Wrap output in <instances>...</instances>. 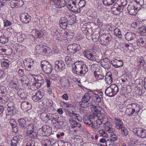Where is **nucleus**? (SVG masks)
Instances as JSON below:
<instances>
[{"label": "nucleus", "mask_w": 146, "mask_h": 146, "mask_svg": "<svg viewBox=\"0 0 146 146\" xmlns=\"http://www.w3.org/2000/svg\"><path fill=\"white\" fill-rule=\"evenodd\" d=\"M135 37V35L133 32H128V50H130V53H131V54H129L128 56L131 57H133L134 56Z\"/></svg>", "instance_id": "obj_1"}, {"label": "nucleus", "mask_w": 146, "mask_h": 146, "mask_svg": "<svg viewBox=\"0 0 146 146\" xmlns=\"http://www.w3.org/2000/svg\"><path fill=\"white\" fill-rule=\"evenodd\" d=\"M119 91V88L115 84H111L106 89L105 94L106 95L110 97L114 96Z\"/></svg>", "instance_id": "obj_2"}, {"label": "nucleus", "mask_w": 146, "mask_h": 146, "mask_svg": "<svg viewBox=\"0 0 146 146\" xmlns=\"http://www.w3.org/2000/svg\"><path fill=\"white\" fill-rule=\"evenodd\" d=\"M41 66L44 72L47 74H50L52 72V66L46 60L42 61Z\"/></svg>", "instance_id": "obj_3"}, {"label": "nucleus", "mask_w": 146, "mask_h": 146, "mask_svg": "<svg viewBox=\"0 0 146 146\" xmlns=\"http://www.w3.org/2000/svg\"><path fill=\"white\" fill-rule=\"evenodd\" d=\"M128 75L127 74V72H125V73L124 74L121 76V80L123 82V87H122V94H123L125 97L126 98H127L128 96V92H127V85H126V83H127L128 81L127 78Z\"/></svg>", "instance_id": "obj_4"}, {"label": "nucleus", "mask_w": 146, "mask_h": 146, "mask_svg": "<svg viewBox=\"0 0 146 146\" xmlns=\"http://www.w3.org/2000/svg\"><path fill=\"white\" fill-rule=\"evenodd\" d=\"M133 132L138 137L142 138H146V130L137 127L135 128L133 130Z\"/></svg>", "instance_id": "obj_5"}, {"label": "nucleus", "mask_w": 146, "mask_h": 146, "mask_svg": "<svg viewBox=\"0 0 146 146\" xmlns=\"http://www.w3.org/2000/svg\"><path fill=\"white\" fill-rule=\"evenodd\" d=\"M90 98V96L85 94L83 96L81 101L79 102L80 106L83 108L88 107L90 104V103H88Z\"/></svg>", "instance_id": "obj_6"}, {"label": "nucleus", "mask_w": 146, "mask_h": 146, "mask_svg": "<svg viewBox=\"0 0 146 146\" xmlns=\"http://www.w3.org/2000/svg\"><path fill=\"white\" fill-rule=\"evenodd\" d=\"M121 5L115 3L111 8V13L115 15H118L120 12L124 11Z\"/></svg>", "instance_id": "obj_7"}, {"label": "nucleus", "mask_w": 146, "mask_h": 146, "mask_svg": "<svg viewBox=\"0 0 146 146\" xmlns=\"http://www.w3.org/2000/svg\"><path fill=\"white\" fill-rule=\"evenodd\" d=\"M83 53L84 56L88 59L91 60L96 61L97 62H99L100 61H98L97 60L96 61L95 55H93L89 50L88 49H86L83 51Z\"/></svg>", "instance_id": "obj_8"}, {"label": "nucleus", "mask_w": 146, "mask_h": 146, "mask_svg": "<svg viewBox=\"0 0 146 146\" xmlns=\"http://www.w3.org/2000/svg\"><path fill=\"white\" fill-rule=\"evenodd\" d=\"M82 67V64L80 62H76L74 64V67L72 68V72L80 76L81 74V70Z\"/></svg>", "instance_id": "obj_9"}, {"label": "nucleus", "mask_w": 146, "mask_h": 146, "mask_svg": "<svg viewBox=\"0 0 146 146\" xmlns=\"http://www.w3.org/2000/svg\"><path fill=\"white\" fill-rule=\"evenodd\" d=\"M80 49V45L77 44H71L68 46L67 48L68 52L70 53H75Z\"/></svg>", "instance_id": "obj_10"}, {"label": "nucleus", "mask_w": 146, "mask_h": 146, "mask_svg": "<svg viewBox=\"0 0 146 146\" xmlns=\"http://www.w3.org/2000/svg\"><path fill=\"white\" fill-rule=\"evenodd\" d=\"M55 69L56 70H62L65 68V66L64 61L57 60L55 62Z\"/></svg>", "instance_id": "obj_11"}, {"label": "nucleus", "mask_w": 146, "mask_h": 146, "mask_svg": "<svg viewBox=\"0 0 146 146\" xmlns=\"http://www.w3.org/2000/svg\"><path fill=\"white\" fill-rule=\"evenodd\" d=\"M50 2L52 5H56V7L60 8L66 5L65 0H51Z\"/></svg>", "instance_id": "obj_12"}, {"label": "nucleus", "mask_w": 146, "mask_h": 146, "mask_svg": "<svg viewBox=\"0 0 146 146\" xmlns=\"http://www.w3.org/2000/svg\"><path fill=\"white\" fill-rule=\"evenodd\" d=\"M139 106H137L136 104L134 103L128 104V108H129V110L130 109L131 111H132L131 113L129 115L131 116L132 115L133 113L135 111L138 114L139 111V110H138Z\"/></svg>", "instance_id": "obj_13"}, {"label": "nucleus", "mask_w": 146, "mask_h": 146, "mask_svg": "<svg viewBox=\"0 0 146 146\" xmlns=\"http://www.w3.org/2000/svg\"><path fill=\"white\" fill-rule=\"evenodd\" d=\"M49 130L47 129V126H43L41 129H40L37 132L40 133V136H45L49 135L50 133V131L48 132Z\"/></svg>", "instance_id": "obj_14"}, {"label": "nucleus", "mask_w": 146, "mask_h": 146, "mask_svg": "<svg viewBox=\"0 0 146 146\" xmlns=\"http://www.w3.org/2000/svg\"><path fill=\"white\" fill-rule=\"evenodd\" d=\"M34 61L25 59L24 61V64L25 66L28 67V69L29 70H33L34 68Z\"/></svg>", "instance_id": "obj_15"}, {"label": "nucleus", "mask_w": 146, "mask_h": 146, "mask_svg": "<svg viewBox=\"0 0 146 146\" xmlns=\"http://www.w3.org/2000/svg\"><path fill=\"white\" fill-rule=\"evenodd\" d=\"M20 19L21 22L24 23H28L30 21V17L26 13L22 14Z\"/></svg>", "instance_id": "obj_16"}, {"label": "nucleus", "mask_w": 146, "mask_h": 146, "mask_svg": "<svg viewBox=\"0 0 146 146\" xmlns=\"http://www.w3.org/2000/svg\"><path fill=\"white\" fill-rule=\"evenodd\" d=\"M68 24V21L66 18L62 17L61 18L59 21V24L60 27L63 29H66L67 27Z\"/></svg>", "instance_id": "obj_17"}, {"label": "nucleus", "mask_w": 146, "mask_h": 146, "mask_svg": "<svg viewBox=\"0 0 146 146\" xmlns=\"http://www.w3.org/2000/svg\"><path fill=\"white\" fill-rule=\"evenodd\" d=\"M21 108L23 110H26V111L31 109L32 108L31 104L27 101L22 102L21 104Z\"/></svg>", "instance_id": "obj_18"}, {"label": "nucleus", "mask_w": 146, "mask_h": 146, "mask_svg": "<svg viewBox=\"0 0 146 146\" xmlns=\"http://www.w3.org/2000/svg\"><path fill=\"white\" fill-rule=\"evenodd\" d=\"M21 142L19 137V136H14L11 141V146H17V145Z\"/></svg>", "instance_id": "obj_19"}, {"label": "nucleus", "mask_w": 146, "mask_h": 146, "mask_svg": "<svg viewBox=\"0 0 146 146\" xmlns=\"http://www.w3.org/2000/svg\"><path fill=\"white\" fill-rule=\"evenodd\" d=\"M11 64V62L8 60L6 59H3L1 62L2 66L5 69H7Z\"/></svg>", "instance_id": "obj_20"}, {"label": "nucleus", "mask_w": 146, "mask_h": 146, "mask_svg": "<svg viewBox=\"0 0 146 146\" xmlns=\"http://www.w3.org/2000/svg\"><path fill=\"white\" fill-rule=\"evenodd\" d=\"M111 64L115 68H118L122 66L123 64L121 60L115 59L114 61H111Z\"/></svg>", "instance_id": "obj_21"}, {"label": "nucleus", "mask_w": 146, "mask_h": 146, "mask_svg": "<svg viewBox=\"0 0 146 146\" xmlns=\"http://www.w3.org/2000/svg\"><path fill=\"white\" fill-rule=\"evenodd\" d=\"M33 36L35 38H40L43 35V32L41 31L35 30L33 31Z\"/></svg>", "instance_id": "obj_22"}, {"label": "nucleus", "mask_w": 146, "mask_h": 146, "mask_svg": "<svg viewBox=\"0 0 146 146\" xmlns=\"http://www.w3.org/2000/svg\"><path fill=\"white\" fill-rule=\"evenodd\" d=\"M26 135L29 137L34 139H36L37 138V132L36 131H34V130L26 132Z\"/></svg>", "instance_id": "obj_23"}, {"label": "nucleus", "mask_w": 146, "mask_h": 146, "mask_svg": "<svg viewBox=\"0 0 146 146\" xmlns=\"http://www.w3.org/2000/svg\"><path fill=\"white\" fill-rule=\"evenodd\" d=\"M26 135L29 137L34 139H36L37 138V132L36 131H34V130L26 132Z\"/></svg>", "instance_id": "obj_24"}, {"label": "nucleus", "mask_w": 146, "mask_h": 146, "mask_svg": "<svg viewBox=\"0 0 146 146\" xmlns=\"http://www.w3.org/2000/svg\"><path fill=\"white\" fill-rule=\"evenodd\" d=\"M138 45L146 46V38L141 37L137 40Z\"/></svg>", "instance_id": "obj_25"}, {"label": "nucleus", "mask_w": 146, "mask_h": 146, "mask_svg": "<svg viewBox=\"0 0 146 146\" xmlns=\"http://www.w3.org/2000/svg\"><path fill=\"white\" fill-rule=\"evenodd\" d=\"M114 122L116 125V127L117 129L121 128L123 127V123L119 119L115 118Z\"/></svg>", "instance_id": "obj_26"}, {"label": "nucleus", "mask_w": 146, "mask_h": 146, "mask_svg": "<svg viewBox=\"0 0 146 146\" xmlns=\"http://www.w3.org/2000/svg\"><path fill=\"white\" fill-rule=\"evenodd\" d=\"M51 52V50L48 47L44 46L43 48V50L42 54L46 56L49 55Z\"/></svg>", "instance_id": "obj_27"}, {"label": "nucleus", "mask_w": 146, "mask_h": 146, "mask_svg": "<svg viewBox=\"0 0 146 146\" xmlns=\"http://www.w3.org/2000/svg\"><path fill=\"white\" fill-rule=\"evenodd\" d=\"M99 38L100 40V43L102 45L106 46L108 44V41L105 40L104 34L100 35Z\"/></svg>", "instance_id": "obj_28"}, {"label": "nucleus", "mask_w": 146, "mask_h": 146, "mask_svg": "<svg viewBox=\"0 0 146 146\" xmlns=\"http://www.w3.org/2000/svg\"><path fill=\"white\" fill-rule=\"evenodd\" d=\"M128 13L131 15H135L136 12L134 5H128Z\"/></svg>", "instance_id": "obj_29"}, {"label": "nucleus", "mask_w": 146, "mask_h": 146, "mask_svg": "<svg viewBox=\"0 0 146 146\" xmlns=\"http://www.w3.org/2000/svg\"><path fill=\"white\" fill-rule=\"evenodd\" d=\"M26 121L23 118H21L18 120V125L22 128H24L26 126Z\"/></svg>", "instance_id": "obj_30"}, {"label": "nucleus", "mask_w": 146, "mask_h": 146, "mask_svg": "<svg viewBox=\"0 0 146 146\" xmlns=\"http://www.w3.org/2000/svg\"><path fill=\"white\" fill-rule=\"evenodd\" d=\"M81 71V74L80 76H83L88 71V67L86 65L82 64V67Z\"/></svg>", "instance_id": "obj_31"}, {"label": "nucleus", "mask_w": 146, "mask_h": 146, "mask_svg": "<svg viewBox=\"0 0 146 146\" xmlns=\"http://www.w3.org/2000/svg\"><path fill=\"white\" fill-rule=\"evenodd\" d=\"M44 46L42 45H36L35 47L36 52L38 54H42Z\"/></svg>", "instance_id": "obj_32"}, {"label": "nucleus", "mask_w": 146, "mask_h": 146, "mask_svg": "<svg viewBox=\"0 0 146 146\" xmlns=\"http://www.w3.org/2000/svg\"><path fill=\"white\" fill-rule=\"evenodd\" d=\"M113 81L112 76L111 74L107 75L105 76V81L107 84H110Z\"/></svg>", "instance_id": "obj_33"}, {"label": "nucleus", "mask_w": 146, "mask_h": 146, "mask_svg": "<svg viewBox=\"0 0 146 146\" xmlns=\"http://www.w3.org/2000/svg\"><path fill=\"white\" fill-rule=\"evenodd\" d=\"M116 0H102L103 4L106 6L112 5L115 1Z\"/></svg>", "instance_id": "obj_34"}, {"label": "nucleus", "mask_w": 146, "mask_h": 146, "mask_svg": "<svg viewBox=\"0 0 146 146\" xmlns=\"http://www.w3.org/2000/svg\"><path fill=\"white\" fill-rule=\"evenodd\" d=\"M101 66L105 69H109L111 68V64L110 61L107 63H100Z\"/></svg>", "instance_id": "obj_35"}, {"label": "nucleus", "mask_w": 146, "mask_h": 146, "mask_svg": "<svg viewBox=\"0 0 146 146\" xmlns=\"http://www.w3.org/2000/svg\"><path fill=\"white\" fill-rule=\"evenodd\" d=\"M97 72L94 71V75L97 80L103 79L104 76H102L100 74H98L97 73Z\"/></svg>", "instance_id": "obj_36"}, {"label": "nucleus", "mask_w": 146, "mask_h": 146, "mask_svg": "<svg viewBox=\"0 0 146 146\" xmlns=\"http://www.w3.org/2000/svg\"><path fill=\"white\" fill-rule=\"evenodd\" d=\"M62 85L65 87H69L70 86L69 81L68 79L64 78L61 82Z\"/></svg>", "instance_id": "obj_37"}, {"label": "nucleus", "mask_w": 146, "mask_h": 146, "mask_svg": "<svg viewBox=\"0 0 146 146\" xmlns=\"http://www.w3.org/2000/svg\"><path fill=\"white\" fill-rule=\"evenodd\" d=\"M17 94L22 99H25L27 98V93L24 92H21L19 91Z\"/></svg>", "instance_id": "obj_38"}, {"label": "nucleus", "mask_w": 146, "mask_h": 146, "mask_svg": "<svg viewBox=\"0 0 146 146\" xmlns=\"http://www.w3.org/2000/svg\"><path fill=\"white\" fill-rule=\"evenodd\" d=\"M65 60L67 65H71L72 63V60L71 57L69 56H66L65 58Z\"/></svg>", "instance_id": "obj_39"}, {"label": "nucleus", "mask_w": 146, "mask_h": 146, "mask_svg": "<svg viewBox=\"0 0 146 146\" xmlns=\"http://www.w3.org/2000/svg\"><path fill=\"white\" fill-rule=\"evenodd\" d=\"M121 128V134L124 136H126L128 134V130L125 127H123Z\"/></svg>", "instance_id": "obj_40"}, {"label": "nucleus", "mask_w": 146, "mask_h": 146, "mask_svg": "<svg viewBox=\"0 0 146 146\" xmlns=\"http://www.w3.org/2000/svg\"><path fill=\"white\" fill-rule=\"evenodd\" d=\"M34 127L33 124H29L24 128L26 132H29L34 130Z\"/></svg>", "instance_id": "obj_41"}, {"label": "nucleus", "mask_w": 146, "mask_h": 146, "mask_svg": "<svg viewBox=\"0 0 146 146\" xmlns=\"http://www.w3.org/2000/svg\"><path fill=\"white\" fill-rule=\"evenodd\" d=\"M146 29V27H143L140 28L139 33L141 35L143 36L146 35V33H145Z\"/></svg>", "instance_id": "obj_42"}, {"label": "nucleus", "mask_w": 146, "mask_h": 146, "mask_svg": "<svg viewBox=\"0 0 146 146\" xmlns=\"http://www.w3.org/2000/svg\"><path fill=\"white\" fill-rule=\"evenodd\" d=\"M98 132L99 133V135H100V136H102L105 138L108 137V135L107 134V133L103 129L100 130Z\"/></svg>", "instance_id": "obj_43"}, {"label": "nucleus", "mask_w": 146, "mask_h": 146, "mask_svg": "<svg viewBox=\"0 0 146 146\" xmlns=\"http://www.w3.org/2000/svg\"><path fill=\"white\" fill-rule=\"evenodd\" d=\"M84 123L88 126L91 127L92 122L89 119H83Z\"/></svg>", "instance_id": "obj_44"}, {"label": "nucleus", "mask_w": 146, "mask_h": 146, "mask_svg": "<svg viewBox=\"0 0 146 146\" xmlns=\"http://www.w3.org/2000/svg\"><path fill=\"white\" fill-rule=\"evenodd\" d=\"M80 0H69L68 3V5L70 7L71 6V4L72 5H76V4H78Z\"/></svg>", "instance_id": "obj_45"}, {"label": "nucleus", "mask_w": 146, "mask_h": 146, "mask_svg": "<svg viewBox=\"0 0 146 146\" xmlns=\"http://www.w3.org/2000/svg\"><path fill=\"white\" fill-rule=\"evenodd\" d=\"M115 35L119 38H121L122 35L120 30L118 29H115L114 30Z\"/></svg>", "instance_id": "obj_46"}, {"label": "nucleus", "mask_w": 146, "mask_h": 146, "mask_svg": "<svg viewBox=\"0 0 146 146\" xmlns=\"http://www.w3.org/2000/svg\"><path fill=\"white\" fill-rule=\"evenodd\" d=\"M104 36L105 37V40L108 41V44L110 42L111 40L112 39L111 35L109 33L104 34Z\"/></svg>", "instance_id": "obj_47"}, {"label": "nucleus", "mask_w": 146, "mask_h": 146, "mask_svg": "<svg viewBox=\"0 0 146 146\" xmlns=\"http://www.w3.org/2000/svg\"><path fill=\"white\" fill-rule=\"evenodd\" d=\"M12 52V50L11 48H5V53H3V54L9 55L11 54Z\"/></svg>", "instance_id": "obj_48"}, {"label": "nucleus", "mask_w": 146, "mask_h": 146, "mask_svg": "<svg viewBox=\"0 0 146 146\" xmlns=\"http://www.w3.org/2000/svg\"><path fill=\"white\" fill-rule=\"evenodd\" d=\"M110 139L111 142H114L117 140V137L115 134H111Z\"/></svg>", "instance_id": "obj_49"}, {"label": "nucleus", "mask_w": 146, "mask_h": 146, "mask_svg": "<svg viewBox=\"0 0 146 146\" xmlns=\"http://www.w3.org/2000/svg\"><path fill=\"white\" fill-rule=\"evenodd\" d=\"M72 123H73L72 127L75 128V127H78L80 128L81 127V124L76 120L72 121Z\"/></svg>", "instance_id": "obj_50"}, {"label": "nucleus", "mask_w": 146, "mask_h": 146, "mask_svg": "<svg viewBox=\"0 0 146 146\" xmlns=\"http://www.w3.org/2000/svg\"><path fill=\"white\" fill-rule=\"evenodd\" d=\"M15 110V108L14 106H12L10 108H8L7 109V112H8L9 114L13 115L14 114V111ZM9 115V114H8Z\"/></svg>", "instance_id": "obj_51"}, {"label": "nucleus", "mask_w": 146, "mask_h": 146, "mask_svg": "<svg viewBox=\"0 0 146 146\" xmlns=\"http://www.w3.org/2000/svg\"><path fill=\"white\" fill-rule=\"evenodd\" d=\"M37 83L39 84L40 85H42L44 83V79L41 76H38L37 78Z\"/></svg>", "instance_id": "obj_52"}, {"label": "nucleus", "mask_w": 146, "mask_h": 146, "mask_svg": "<svg viewBox=\"0 0 146 146\" xmlns=\"http://www.w3.org/2000/svg\"><path fill=\"white\" fill-rule=\"evenodd\" d=\"M28 78L25 76V78H24L23 79H21L20 80V81L22 84H26L27 86L28 84Z\"/></svg>", "instance_id": "obj_53"}, {"label": "nucleus", "mask_w": 146, "mask_h": 146, "mask_svg": "<svg viewBox=\"0 0 146 146\" xmlns=\"http://www.w3.org/2000/svg\"><path fill=\"white\" fill-rule=\"evenodd\" d=\"M67 7L69 9H70V10L74 12L75 13L76 12V9L77 8L76 7V5H72V4H71V6L70 7L69 5H68V4L67 5Z\"/></svg>", "instance_id": "obj_54"}, {"label": "nucleus", "mask_w": 146, "mask_h": 146, "mask_svg": "<svg viewBox=\"0 0 146 146\" xmlns=\"http://www.w3.org/2000/svg\"><path fill=\"white\" fill-rule=\"evenodd\" d=\"M10 6L13 8H17L16 0H11L10 2Z\"/></svg>", "instance_id": "obj_55"}, {"label": "nucleus", "mask_w": 146, "mask_h": 146, "mask_svg": "<svg viewBox=\"0 0 146 146\" xmlns=\"http://www.w3.org/2000/svg\"><path fill=\"white\" fill-rule=\"evenodd\" d=\"M139 62V65L140 66V67H145L144 66L145 65L146 62L144 60L143 58L142 57L140 58Z\"/></svg>", "instance_id": "obj_56"}, {"label": "nucleus", "mask_w": 146, "mask_h": 146, "mask_svg": "<svg viewBox=\"0 0 146 146\" xmlns=\"http://www.w3.org/2000/svg\"><path fill=\"white\" fill-rule=\"evenodd\" d=\"M52 80L49 78L47 77L45 79V82L46 83L47 87L49 88L50 86Z\"/></svg>", "instance_id": "obj_57"}, {"label": "nucleus", "mask_w": 146, "mask_h": 146, "mask_svg": "<svg viewBox=\"0 0 146 146\" xmlns=\"http://www.w3.org/2000/svg\"><path fill=\"white\" fill-rule=\"evenodd\" d=\"M36 93L39 96L40 99L42 98L44 95V93L43 90H38Z\"/></svg>", "instance_id": "obj_58"}, {"label": "nucleus", "mask_w": 146, "mask_h": 146, "mask_svg": "<svg viewBox=\"0 0 146 146\" xmlns=\"http://www.w3.org/2000/svg\"><path fill=\"white\" fill-rule=\"evenodd\" d=\"M86 4V2L84 0H80L78 4L79 7L82 8L84 7Z\"/></svg>", "instance_id": "obj_59"}, {"label": "nucleus", "mask_w": 146, "mask_h": 146, "mask_svg": "<svg viewBox=\"0 0 146 146\" xmlns=\"http://www.w3.org/2000/svg\"><path fill=\"white\" fill-rule=\"evenodd\" d=\"M17 7H22L24 4V2L22 0H16Z\"/></svg>", "instance_id": "obj_60"}, {"label": "nucleus", "mask_w": 146, "mask_h": 146, "mask_svg": "<svg viewBox=\"0 0 146 146\" xmlns=\"http://www.w3.org/2000/svg\"><path fill=\"white\" fill-rule=\"evenodd\" d=\"M33 100L35 102H37L41 99L38 96L37 94L36 93L35 95H34L32 97Z\"/></svg>", "instance_id": "obj_61"}, {"label": "nucleus", "mask_w": 146, "mask_h": 146, "mask_svg": "<svg viewBox=\"0 0 146 146\" xmlns=\"http://www.w3.org/2000/svg\"><path fill=\"white\" fill-rule=\"evenodd\" d=\"M99 112V113H97V114L96 115V116H97L98 117H100L101 115L102 118L103 117H104V111L102 109H101Z\"/></svg>", "instance_id": "obj_62"}, {"label": "nucleus", "mask_w": 146, "mask_h": 146, "mask_svg": "<svg viewBox=\"0 0 146 146\" xmlns=\"http://www.w3.org/2000/svg\"><path fill=\"white\" fill-rule=\"evenodd\" d=\"M9 122L12 128L17 126V123L14 119H11Z\"/></svg>", "instance_id": "obj_63"}, {"label": "nucleus", "mask_w": 146, "mask_h": 146, "mask_svg": "<svg viewBox=\"0 0 146 146\" xmlns=\"http://www.w3.org/2000/svg\"><path fill=\"white\" fill-rule=\"evenodd\" d=\"M25 36L24 34H21L17 37V40L19 42H22L25 38Z\"/></svg>", "instance_id": "obj_64"}]
</instances>
